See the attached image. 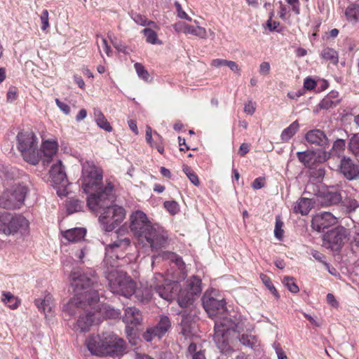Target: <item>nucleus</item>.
Returning <instances> with one entry per match:
<instances>
[{"instance_id": "864d4df0", "label": "nucleus", "mask_w": 359, "mask_h": 359, "mask_svg": "<svg viewBox=\"0 0 359 359\" xmlns=\"http://www.w3.org/2000/svg\"><path fill=\"white\" fill-rule=\"evenodd\" d=\"M228 63L229 60H227L217 58L212 60L210 65L212 68L219 69L223 67H227Z\"/></svg>"}, {"instance_id": "603ef678", "label": "nucleus", "mask_w": 359, "mask_h": 359, "mask_svg": "<svg viewBox=\"0 0 359 359\" xmlns=\"http://www.w3.org/2000/svg\"><path fill=\"white\" fill-rule=\"evenodd\" d=\"M135 68L138 76L142 79L147 81L149 79V74L144 67L140 63H135Z\"/></svg>"}, {"instance_id": "774afa93", "label": "nucleus", "mask_w": 359, "mask_h": 359, "mask_svg": "<svg viewBox=\"0 0 359 359\" xmlns=\"http://www.w3.org/2000/svg\"><path fill=\"white\" fill-rule=\"evenodd\" d=\"M276 353L278 359H287V357L279 344L274 345Z\"/></svg>"}, {"instance_id": "20e7f679", "label": "nucleus", "mask_w": 359, "mask_h": 359, "mask_svg": "<svg viewBox=\"0 0 359 359\" xmlns=\"http://www.w3.org/2000/svg\"><path fill=\"white\" fill-rule=\"evenodd\" d=\"M4 191L0 194V208L6 210L20 209L29 192L28 186L18 179L7 177L3 182Z\"/></svg>"}, {"instance_id": "e2e57ef3", "label": "nucleus", "mask_w": 359, "mask_h": 359, "mask_svg": "<svg viewBox=\"0 0 359 359\" xmlns=\"http://www.w3.org/2000/svg\"><path fill=\"white\" fill-rule=\"evenodd\" d=\"M272 15H273V13L271 14V16L269 18V19L267 20L266 22V27L269 28V29L271 32L273 31H277V27L279 26L280 23L278 22H276V21H273L272 20Z\"/></svg>"}, {"instance_id": "423d86ee", "label": "nucleus", "mask_w": 359, "mask_h": 359, "mask_svg": "<svg viewBox=\"0 0 359 359\" xmlns=\"http://www.w3.org/2000/svg\"><path fill=\"white\" fill-rule=\"evenodd\" d=\"M29 222L22 215H12L4 212L0 213V233L13 236L18 233L22 235L29 233Z\"/></svg>"}, {"instance_id": "bf43d9fd", "label": "nucleus", "mask_w": 359, "mask_h": 359, "mask_svg": "<svg viewBox=\"0 0 359 359\" xmlns=\"http://www.w3.org/2000/svg\"><path fill=\"white\" fill-rule=\"evenodd\" d=\"M270 69V64L268 62H263L259 65V72L260 74L266 76L269 74Z\"/></svg>"}, {"instance_id": "c85d7f7f", "label": "nucleus", "mask_w": 359, "mask_h": 359, "mask_svg": "<svg viewBox=\"0 0 359 359\" xmlns=\"http://www.w3.org/2000/svg\"><path fill=\"white\" fill-rule=\"evenodd\" d=\"M35 305L40 311L44 313L46 316H48L49 314L51 315L54 306L53 297L51 295L48 294L43 299H36Z\"/></svg>"}, {"instance_id": "ea45409f", "label": "nucleus", "mask_w": 359, "mask_h": 359, "mask_svg": "<svg viewBox=\"0 0 359 359\" xmlns=\"http://www.w3.org/2000/svg\"><path fill=\"white\" fill-rule=\"evenodd\" d=\"M321 55L323 58L330 60L332 63H338V54L334 49L326 48L323 50Z\"/></svg>"}, {"instance_id": "13d9d810", "label": "nucleus", "mask_w": 359, "mask_h": 359, "mask_svg": "<svg viewBox=\"0 0 359 359\" xmlns=\"http://www.w3.org/2000/svg\"><path fill=\"white\" fill-rule=\"evenodd\" d=\"M175 6L177 8V16L181 19H185L188 21H191L192 19L190 18L182 8L180 4L177 2L175 3Z\"/></svg>"}, {"instance_id": "0e129e2a", "label": "nucleus", "mask_w": 359, "mask_h": 359, "mask_svg": "<svg viewBox=\"0 0 359 359\" xmlns=\"http://www.w3.org/2000/svg\"><path fill=\"white\" fill-rule=\"evenodd\" d=\"M227 67H229L233 73L238 75L241 74V68L236 62L229 60Z\"/></svg>"}, {"instance_id": "09e8293b", "label": "nucleus", "mask_w": 359, "mask_h": 359, "mask_svg": "<svg viewBox=\"0 0 359 359\" xmlns=\"http://www.w3.org/2000/svg\"><path fill=\"white\" fill-rule=\"evenodd\" d=\"M283 283L291 292L297 293L299 292V287L294 283L293 278L285 277Z\"/></svg>"}, {"instance_id": "aec40b11", "label": "nucleus", "mask_w": 359, "mask_h": 359, "mask_svg": "<svg viewBox=\"0 0 359 359\" xmlns=\"http://www.w3.org/2000/svg\"><path fill=\"white\" fill-rule=\"evenodd\" d=\"M130 239L128 237H118L116 241L105 247L106 254L108 256H115L117 259L123 256V252L130 245Z\"/></svg>"}, {"instance_id": "9d476101", "label": "nucleus", "mask_w": 359, "mask_h": 359, "mask_svg": "<svg viewBox=\"0 0 359 359\" xmlns=\"http://www.w3.org/2000/svg\"><path fill=\"white\" fill-rule=\"evenodd\" d=\"M202 291L201 280L192 276L186 282V286L180 289L177 296V302L180 307L187 308L193 304L196 298Z\"/></svg>"}, {"instance_id": "4d7b16f0", "label": "nucleus", "mask_w": 359, "mask_h": 359, "mask_svg": "<svg viewBox=\"0 0 359 359\" xmlns=\"http://www.w3.org/2000/svg\"><path fill=\"white\" fill-rule=\"evenodd\" d=\"M40 18L43 25L41 28L43 30H46L49 27L48 11L47 10H43Z\"/></svg>"}, {"instance_id": "473e14b6", "label": "nucleus", "mask_w": 359, "mask_h": 359, "mask_svg": "<svg viewBox=\"0 0 359 359\" xmlns=\"http://www.w3.org/2000/svg\"><path fill=\"white\" fill-rule=\"evenodd\" d=\"M184 34H190L202 39H206L208 37V32L205 28L198 25L194 27L186 24L184 27Z\"/></svg>"}, {"instance_id": "7c9ffc66", "label": "nucleus", "mask_w": 359, "mask_h": 359, "mask_svg": "<svg viewBox=\"0 0 359 359\" xmlns=\"http://www.w3.org/2000/svg\"><path fill=\"white\" fill-rule=\"evenodd\" d=\"M165 333L162 331L161 327L157 323L155 326L148 327L147 330L143 333V338L147 341H151L156 337L160 339Z\"/></svg>"}, {"instance_id": "ddd939ff", "label": "nucleus", "mask_w": 359, "mask_h": 359, "mask_svg": "<svg viewBox=\"0 0 359 359\" xmlns=\"http://www.w3.org/2000/svg\"><path fill=\"white\" fill-rule=\"evenodd\" d=\"M337 171L347 180H359V161L343 156L340 159Z\"/></svg>"}, {"instance_id": "6e6d98bb", "label": "nucleus", "mask_w": 359, "mask_h": 359, "mask_svg": "<svg viewBox=\"0 0 359 359\" xmlns=\"http://www.w3.org/2000/svg\"><path fill=\"white\" fill-rule=\"evenodd\" d=\"M317 86V81L314 79L308 77L304 80V90H314Z\"/></svg>"}, {"instance_id": "72a5a7b5", "label": "nucleus", "mask_w": 359, "mask_h": 359, "mask_svg": "<svg viewBox=\"0 0 359 359\" xmlns=\"http://www.w3.org/2000/svg\"><path fill=\"white\" fill-rule=\"evenodd\" d=\"M93 114L96 123L100 128L107 132L112 131V127L100 109H95Z\"/></svg>"}, {"instance_id": "de8ad7c7", "label": "nucleus", "mask_w": 359, "mask_h": 359, "mask_svg": "<svg viewBox=\"0 0 359 359\" xmlns=\"http://www.w3.org/2000/svg\"><path fill=\"white\" fill-rule=\"evenodd\" d=\"M283 222L281 221L279 216L276 218V225L274 229V236L275 237L281 241L283 237L284 231L283 229Z\"/></svg>"}, {"instance_id": "39448f33", "label": "nucleus", "mask_w": 359, "mask_h": 359, "mask_svg": "<svg viewBox=\"0 0 359 359\" xmlns=\"http://www.w3.org/2000/svg\"><path fill=\"white\" fill-rule=\"evenodd\" d=\"M18 149L24 160L32 165H37L42 158L38 147L37 137L32 131H22L17 135Z\"/></svg>"}, {"instance_id": "4c0bfd02", "label": "nucleus", "mask_w": 359, "mask_h": 359, "mask_svg": "<svg viewBox=\"0 0 359 359\" xmlns=\"http://www.w3.org/2000/svg\"><path fill=\"white\" fill-rule=\"evenodd\" d=\"M3 297L1 298V301L8 304V306L12 309H15L18 306V299L10 292H2Z\"/></svg>"}, {"instance_id": "37998d69", "label": "nucleus", "mask_w": 359, "mask_h": 359, "mask_svg": "<svg viewBox=\"0 0 359 359\" xmlns=\"http://www.w3.org/2000/svg\"><path fill=\"white\" fill-rule=\"evenodd\" d=\"M183 172L186 174V175L193 184H194L196 187H198L200 184V181L198 180V176L189 166L184 165Z\"/></svg>"}, {"instance_id": "7ed1b4c3", "label": "nucleus", "mask_w": 359, "mask_h": 359, "mask_svg": "<svg viewBox=\"0 0 359 359\" xmlns=\"http://www.w3.org/2000/svg\"><path fill=\"white\" fill-rule=\"evenodd\" d=\"M130 221V229L140 243L150 247L153 251L166 246V232L163 228L153 225L144 212L141 210L133 212Z\"/></svg>"}, {"instance_id": "69168bd1", "label": "nucleus", "mask_w": 359, "mask_h": 359, "mask_svg": "<svg viewBox=\"0 0 359 359\" xmlns=\"http://www.w3.org/2000/svg\"><path fill=\"white\" fill-rule=\"evenodd\" d=\"M55 102L61 111H62L65 114H69L70 111V108L67 104L61 102L57 98L55 99Z\"/></svg>"}, {"instance_id": "cd10ccee", "label": "nucleus", "mask_w": 359, "mask_h": 359, "mask_svg": "<svg viewBox=\"0 0 359 359\" xmlns=\"http://www.w3.org/2000/svg\"><path fill=\"white\" fill-rule=\"evenodd\" d=\"M63 236L69 242L76 243L83 239L86 231L84 228H74L63 233Z\"/></svg>"}, {"instance_id": "f8f14e48", "label": "nucleus", "mask_w": 359, "mask_h": 359, "mask_svg": "<svg viewBox=\"0 0 359 359\" xmlns=\"http://www.w3.org/2000/svg\"><path fill=\"white\" fill-rule=\"evenodd\" d=\"M181 334L184 337L185 340L189 339L190 344L188 346V352L192 355V359H206L203 351L201 350L196 344L193 340L192 330L194 328V323L190 318L182 314V319L180 323Z\"/></svg>"}, {"instance_id": "052dcab7", "label": "nucleus", "mask_w": 359, "mask_h": 359, "mask_svg": "<svg viewBox=\"0 0 359 359\" xmlns=\"http://www.w3.org/2000/svg\"><path fill=\"white\" fill-rule=\"evenodd\" d=\"M325 173L324 168H319L316 169L311 172V175L313 177L316 178L318 181H320L323 179Z\"/></svg>"}, {"instance_id": "412c9836", "label": "nucleus", "mask_w": 359, "mask_h": 359, "mask_svg": "<svg viewBox=\"0 0 359 359\" xmlns=\"http://www.w3.org/2000/svg\"><path fill=\"white\" fill-rule=\"evenodd\" d=\"M305 139L309 144L319 146L323 149L328 147L330 144L327 135L319 129H314L307 132Z\"/></svg>"}, {"instance_id": "58836bf2", "label": "nucleus", "mask_w": 359, "mask_h": 359, "mask_svg": "<svg viewBox=\"0 0 359 359\" xmlns=\"http://www.w3.org/2000/svg\"><path fill=\"white\" fill-rule=\"evenodd\" d=\"M142 33L146 37V41L151 44H161L162 42L158 39L157 34L150 28H145Z\"/></svg>"}, {"instance_id": "680f3d73", "label": "nucleus", "mask_w": 359, "mask_h": 359, "mask_svg": "<svg viewBox=\"0 0 359 359\" xmlns=\"http://www.w3.org/2000/svg\"><path fill=\"white\" fill-rule=\"evenodd\" d=\"M133 20L138 25L146 27L147 26V18L140 14H136L133 18Z\"/></svg>"}, {"instance_id": "8fccbe9b", "label": "nucleus", "mask_w": 359, "mask_h": 359, "mask_svg": "<svg viewBox=\"0 0 359 359\" xmlns=\"http://www.w3.org/2000/svg\"><path fill=\"white\" fill-rule=\"evenodd\" d=\"M164 207L172 215H175L179 211V205L177 202L174 201H165Z\"/></svg>"}, {"instance_id": "9b49d317", "label": "nucleus", "mask_w": 359, "mask_h": 359, "mask_svg": "<svg viewBox=\"0 0 359 359\" xmlns=\"http://www.w3.org/2000/svg\"><path fill=\"white\" fill-rule=\"evenodd\" d=\"M151 287H153L159 297L167 301H171L180 292L178 283L165 280L161 274L154 277Z\"/></svg>"}, {"instance_id": "f03ea898", "label": "nucleus", "mask_w": 359, "mask_h": 359, "mask_svg": "<svg viewBox=\"0 0 359 359\" xmlns=\"http://www.w3.org/2000/svg\"><path fill=\"white\" fill-rule=\"evenodd\" d=\"M71 285L73 287L74 296L65 306L69 314L74 313L71 311L74 307L86 309L88 306L96 304L100 299L97 292L100 285L97 278L93 275L91 277L79 271H72L70 275Z\"/></svg>"}, {"instance_id": "6ab92c4d", "label": "nucleus", "mask_w": 359, "mask_h": 359, "mask_svg": "<svg viewBox=\"0 0 359 359\" xmlns=\"http://www.w3.org/2000/svg\"><path fill=\"white\" fill-rule=\"evenodd\" d=\"M50 178L55 185L61 186L65 188L68 184V180L67 177L65 168L61 161H57L54 163L50 170Z\"/></svg>"}, {"instance_id": "2eb2a0df", "label": "nucleus", "mask_w": 359, "mask_h": 359, "mask_svg": "<svg viewBox=\"0 0 359 359\" xmlns=\"http://www.w3.org/2000/svg\"><path fill=\"white\" fill-rule=\"evenodd\" d=\"M101 337L104 348H107L108 355H120L124 351V341L111 332L103 333Z\"/></svg>"}, {"instance_id": "1a4fd4ad", "label": "nucleus", "mask_w": 359, "mask_h": 359, "mask_svg": "<svg viewBox=\"0 0 359 359\" xmlns=\"http://www.w3.org/2000/svg\"><path fill=\"white\" fill-rule=\"evenodd\" d=\"M236 327L235 322L226 316L215 320L213 339L222 351L228 349L229 335L235 332Z\"/></svg>"}, {"instance_id": "79ce46f5", "label": "nucleus", "mask_w": 359, "mask_h": 359, "mask_svg": "<svg viewBox=\"0 0 359 359\" xmlns=\"http://www.w3.org/2000/svg\"><path fill=\"white\" fill-rule=\"evenodd\" d=\"M82 208V202L78 199H70L67 203V211L68 214H72L80 211Z\"/></svg>"}, {"instance_id": "4be33fe9", "label": "nucleus", "mask_w": 359, "mask_h": 359, "mask_svg": "<svg viewBox=\"0 0 359 359\" xmlns=\"http://www.w3.org/2000/svg\"><path fill=\"white\" fill-rule=\"evenodd\" d=\"M58 149V144L55 140H47L43 141L41 144V149H39L41 152L43 165L48 163L53 157L57 154Z\"/></svg>"}, {"instance_id": "49530a36", "label": "nucleus", "mask_w": 359, "mask_h": 359, "mask_svg": "<svg viewBox=\"0 0 359 359\" xmlns=\"http://www.w3.org/2000/svg\"><path fill=\"white\" fill-rule=\"evenodd\" d=\"M260 278L263 282V283L266 285V287L271 291V292L278 299L279 298V294L273 286L272 282L271 281V279L269 277H268L266 275L262 273L260 275Z\"/></svg>"}, {"instance_id": "a878e982", "label": "nucleus", "mask_w": 359, "mask_h": 359, "mask_svg": "<svg viewBox=\"0 0 359 359\" xmlns=\"http://www.w3.org/2000/svg\"><path fill=\"white\" fill-rule=\"evenodd\" d=\"M346 147L345 141L342 139H337L333 143L332 148V153L327 151H321L319 155L320 161H325L327 160L331 154L340 156L344 151Z\"/></svg>"}, {"instance_id": "4468645a", "label": "nucleus", "mask_w": 359, "mask_h": 359, "mask_svg": "<svg viewBox=\"0 0 359 359\" xmlns=\"http://www.w3.org/2000/svg\"><path fill=\"white\" fill-rule=\"evenodd\" d=\"M349 236L348 229L339 226L330 231L324 236V240L332 250H339L346 242Z\"/></svg>"}, {"instance_id": "338daca9", "label": "nucleus", "mask_w": 359, "mask_h": 359, "mask_svg": "<svg viewBox=\"0 0 359 359\" xmlns=\"http://www.w3.org/2000/svg\"><path fill=\"white\" fill-rule=\"evenodd\" d=\"M252 187L255 189H259L264 187V180L262 177L256 178L252 184Z\"/></svg>"}, {"instance_id": "5fc2aeb1", "label": "nucleus", "mask_w": 359, "mask_h": 359, "mask_svg": "<svg viewBox=\"0 0 359 359\" xmlns=\"http://www.w3.org/2000/svg\"><path fill=\"white\" fill-rule=\"evenodd\" d=\"M167 256L168 259H170L172 262H174L179 267H181L184 265L182 257L177 255L173 252H168Z\"/></svg>"}, {"instance_id": "e433bc0d", "label": "nucleus", "mask_w": 359, "mask_h": 359, "mask_svg": "<svg viewBox=\"0 0 359 359\" xmlns=\"http://www.w3.org/2000/svg\"><path fill=\"white\" fill-rule=\"evenodd\" d=\"M315 154L311 151H299L297 153L298 160L306 166H309L313 163Z\"/></svg>"}, {"instance_id": "3c124183", "label": "nucleus", "mask_w": 359, "mask_h": 359, "mask_svg": "<svg viewBox=\"0 0 359 359\" xmlns=\"http://www.w3.org/2000/svg\"><path fill=\"white\" fill-rule=\"evenodd\" d=\"M158 325L161 327L162 331L166 333L171 327V323L168 316H161L158 323Z\"/></svg>"}, {"instance_id": "f704fd0d", "label": "nucleus", "mask_w": 359, "mask_h": 359, "mask_svg": "<svg viewBox=\"0 0 359 359\" xmlns=\"http://www.w3.org/2000/svg\"><path fill=\"white\" fill-rule=\"evenodd\" d=\"M299 125L297 121L292 122L287 128L284 129L280 135L283 142H287L290 140L299 130Z\"/></svg>"}, {"instance_id": "bb28decb", "label": "nucleus", "mask_w": 359, "mask_h": 359, "mask_svg": "<svg viewBox=\"0 0 359 359\" xmlns=\"http://www.w3.org/2000/svg\"><path fill=\"white\" fill-rule=\"evenodd\" d=\"M93 314L89 312L83 316H80L77 322L74 326L75 332H86L89 331L90 327L93 325Z\"/></svg>"}, {"instance_id": "a19ab883", "label": "nucleus", "mask_w": 359, "mask_h": 359, "mask_svg": "<svg viewBox=\"0 0 359 359\" xmlns=\"http://www.w3.org/2000/svg\"><path fill=\"white\" fill-rule=\"evenodd\" d=\"M348 149L356 158H359V135H353L350 139Z\"/></svg>"}, {"instance_id": "2f4dec72", "label": "nucleus", "mask_w": 359, "mask_h": 359, "mask_svg": "<svg viewBox=\"0 0 359 359\" xmlns=\"http://www.w3.org/2000/svg\"><path fill=\"white\" fill-rule=\"evenodd\" d=\"M151 288V287L150 288L144 287L137 290L135 288L133 294L141 303L147 304L152 298Z\"/></svg>"}, {"instance_id": "0eeeda50", "label": "nucleus", "mask_w": 359, "mask_h": 359, "mask_svg": "<svg viewBox=\"0 0 359 359\" xmlns=\"http://www.w3.org/2000/svg\"><path fill=\"white\" fill-rule=\"evenodd\" d=\"M111 201L107 205L100 208L95 212H98L102 209L104 210L101 213L99 221L102 226V229L105 231H113L118 225H119L126 217V211L123 208L118 205H110Z\"/></svg>"}, {"instance_id": "a211bd4d", "label": "nucleus", "mask_w": 359, "mask_h": 359, "mask_svg": "<svg viewBox=\"0 0 359 359\" xmlns=\"http://www.w3.org/2000/svg\"><path fill=\"white\" fill-rule=\"evenodd\" d=\"M342 197L339 192L325 189L320 191L316 196V201L323 207H327L339 203Z\"/></svg>"}, {"instance_id": "c756f323", "label": "nucleus", "mask_w": 359, "mask_h": 359, "mask_svg": "<svg viewBox=\"0 0 359 359\" xmlns=\"http://www.w3.org/2000/svg\"><path fill=\"white\" fill-rule=\"evenodd\" d=\"M338 91H330V93L320 102L319 107L321 109H329L336 106L340 102Z\"/></svg>"}, {"instance_id": "b1692460", "label": "nucleus", "mask_w": 359, "mask_h": 359, "mask_svg": "<svg viewBox=\"0 0 359 359\" xmlns=\"http://www.w3.org/2000/svg\"><path fill=\"white\" fill-rule=\"evenodd\" d=\"M88 349L93 355L98 356L107 355V351L104 348L101 337L100 335L91 336L86 340Z\"/></svg>"}, {"instance_id": "f257e3e1", "label": "nucleus", "mask_w": 359, "mask_h": 359, "mask_svg": "<svg viewBox=\"0 0 359 359\" xmlns=\"http://www.w3.org/2000/svg\"><path fill=\"white\" fill-rule=\"evenodd\" d=\"M80 181L83 191L90 194L87 198V205L92 211H96L113 201L114 186L110 182L103 186L102 170L93 163L87 161L83 164Z\"/></svg>"}, {"instance_id": "a18cd8bd", "label": "nucleus", "mask_w": 359, "mask_h": 359, "mask_svg": "<svg viewBox=\"0 0 359 359\" xmlns=\"http://www.w3.org/2000/svg\"><path fill=\"white\" fill-rule=\"evenodd\" d=\"M97 44L100 53H102V50H103L107 54V55L109 56L111 48L108 45L107 40L104 37L97 35Z\"/></svg>"}, {"instance_id": "5701e85b", "label": "nucleus", "mask_w": 359, "mask_h": 359, "mask_svg": "<svg viewBox=\"0 0 359 359\" xmlns=\"http://www.w3.org/2000/svg\"><path fill=\"white\" fill-rule=\"evenodd\" d=\"M123 320L126 324L127 330L128 329H133V327L141 323L142 320V314L137 309L128 307L125 311Z\"/></svg>"}, {"instance_id": "f3484780", "label": "nucleus", "mask_w": 359, "mask_h": 359, "mask_svg": "<svg viewBox=\"0 0 359 359\" xmlns=\"http://www.w3.org/2000/svg\"><path fill=\"white\" fill-rule=\"evenodd\" d=\"M203 305L210 317L222 313L225 310V302L224 299H217L205 293L202 298Z\"/></svg>"}, {"instance_id": "c03bdc74", "label": "nucleus", "mask_w": 359, "mask_h": 359, "mask_svg": "<svg viewBox=\"0 0 359 359\" xmlns=\"http://www.w3.org/2000/svg\"><path fill=\"white\" fill-rule=\"evenodd\" d=\"M240 342L248 347L252 348L253 346L257 342V339L255 336L251 334H242L239 337Z\"/></svg>"}, {"instance_id": "393cba45", "label": "nucleus", "mask_w": 359, "mask_h": 359, "mask_svg": "<svg viewBox=\"0 0 359 359\" xmlns=\"http://www.w3.org/2000/svg\"><path fill=\"white\" fill-rule=\"evenodd\" d=\"M316 203V200L313 198H300L294 204V212L300 213L302 215H306Z\"/></svg>"}, {"instance_id": "6e6552de", "label": "nucleus", "mask_w": 359, "mask_h": 359, "mask_svg": "<svg viewBox=\"0 0 359 359\" xmlns=\"http://www.w3.org/2000/svg\"><path fill=\"white\" fill-rule=\"evenodd\" d=\"M108 280L113 293L128 297L135 292V283L123 271H112L108 276Z\"/></svg>"}, {"instance_id": "c9c22d12", "label": "nucleus", "mask_w": 359, "mask_h": 359, "mask_svg": "<svg viewBox=\"0 0 359 359\" xmlns=\"http://www.w3.org/2000/svg\"><path fill=\"white\" fill-rule=\"evenodd\" d=\"M345 15L348 20L357 22L359 21V5L351 4L347 7L345 11Z\"/></svg>"}, {"instance_id": "dca6fc26", "label": "nucleus", "mask_w": 359, "mask_h": 359, "mask_svg": "<svg viewBox=\"0 0 359 359\" xmlns=\"http://www.w3.org/2000/svg\"><path fill=\"white\" fill-rule=\"evenodd\" d=\"M338 222L337 217L330 212H323L313 216L311 221V227L318 232L324 231L332 226L335 225Z\"/></svg>"}]
</instances>
